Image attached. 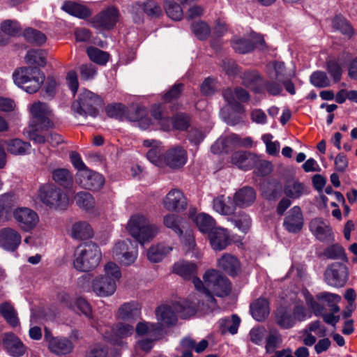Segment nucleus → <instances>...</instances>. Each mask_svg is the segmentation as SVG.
Returning a JSON list of instances; mask_svg holds the SVG:
<instances>
[{
	"mask_svg": "<svg viewBox=\"0 0 357 357\" xmlns=\"http://www.w3.org/2000/svg\"><path fill=\"white\" fill-rule=\"evenodd\" d=\"M93 291L99 296H109L116 290V284L102 275L96 277L92 282Z\"/></svg>",
	"mask_w": 357,
	"mask_h": 357,
	"instance_id": "obj_23",
	"label": "nucleus"
},
{
	"mask_svg": "<svg viewBox=\"0 0 357 357\" xmlns=\"http://www.w3.org/2000/svg\"><path fill=\"white\" fill-rule=\"evenodd\" d=\"M197 270L198 267L195 263L181 259L173 264L172 272L185 280H190L195 275L197 274Z\"/></svg>",
	"mask_w": 357,
	"mask_h": 357,
	"instance_id": "obj_24",
	"label": "nucleus"
},
{
	"mask_svg": "<svg viewBox=\"0 0 357 357\" xmlns=\"http://www.w3.org/2000/svg\"><path fill=\"white\" fill-rule=\"evenodd\" d=\"M13 77L15 84L29 93L38 91L45 80L43 73L36 67H23L17 69L14 72Z\"/></svg>",
	"mask_w": 357,
	"mask_h": 357,
	"instance_id": "obj_3",
	"label": "nucleus"
},
{
	"mask_svg": "<svg viewBox=\"0 0 357 357\" xmlns=\"http://www.w3.org/2000/svg\"><path fill=\"white\" fill-rule=\"evenodd\" d=\"M310 230L317 240L321 242L334 241V236L331 226L325 224L321 218L315 219L310 223Z\"/></svg>",
	"mask_w": 357,
	"mask_h": 357,
	"instance_id": "obj_19",
	"label": "nucleus"
},
{
	"mask_svg": "<svg viewBox=\"0 0 357 357\" xmlns=\"http://www.w3.org/2000/svg\"><path fill=\"white\" fill-rule=\"evenodd\" d=\"M28 109L33 119V127H36V130H47L54 127L52 112L46 103L35 102Z\"/></svg>",
	"mask_w": 357,
	"mask_h": 357,
	"instance_id": "obj_7",
	"label": "nucleus"
},
{
	"mask_svg": "<svg viewBox=\"0 0 357 357\" xmlns=\"http://www.w3.org/2000/svg\"><path fill=\"white\" fill-rule=\"evenodd\" d=\"M275 320L277 325L282 329L291 328L296 324L291 310L285 306H280L277 309Z\"/></svg>",
	"mask_w": 357,
	"mask_h": 357,
	"instance_id": "obj_30",
	"label": "nucleus"
},
{
	"mask_svg": "<svg viewBox=\"0 0 357 357\" xmlns=\"http://www.w3.org/2000/svg\"><path fill=\"white\" fill-rule=\"evenodd\" d=\"M231 215V216L228 220L241 232L245 234H247L250 230L252 222L250 215L243 211H240L237 213L234 212Z\"/></svg>",
	"mask_w": 357,
	"mask_h": 357,
	"instance_id": "obj_39",
	"label": "nucleus"
},
{
	"mask_svg": "<svg viewBox=\"0 0 357 357\" xmlns=\"http://www.w3.org/2000/svg\"><path fill=\"white\" fill-rule=\"evenodd\" d=\"M240 324V317L237 314H234L231 317H225L219 319V331L221 334H225L228 332L231 335H234L237 333Z\"/></svg>",
	"mask_w": 357,
	"mask_h": 357,
	"instance_id": "obj_36",
	"label": "nucleus"
},
{
	"mask_svg": "<svg viewBox=\"0 0 357 357\" xmlns=\"http://www.w3.org/2000/svg\"><path fill=\"white\" fill-rule=\"evenodd\" d=\"M75 181L82 188L93 190L100 189L105 183L102 175L88 168L77 172Z\"/></svg>",
	"mask_w": 357,
	"mask_h": 357,
	"instance_id": "obj_10",
	"label": "nucleus"
},
{
	"mask_svg": "<svg viewBox=\"0 0 357 357\" xmlns=\"http://www.w3.org/2000/svg\"><path fill=\"white\" fill-rule=\"evenodd\" d=\"M261 75L255 70L245 71L242 76L243 84L246 87L251 86L259 81H262Z\"/></svg>",
	"mask_w": 357,
	"mask_h": 357,
	"instance_id": "obj_64",
	"label": "nucleus"
},
{
	"mask_svg": "<svg viewBox=\"0 0 357 357\" xmlns=\"http://www.w3.org/2000/svg\"><path fill=\"white\" fill-rule=\"evenodd\" d=\"M282 190L285 196L292 199H299L310 192L307 186L298 181L286 182Z\"/></svg>",
	"mask_w": 357,
	"mask_h": 357,
	"instance_id": "obj_33",
	"label": "nucleus"
},
{
	"mask_svg": "<svg viewBox=\"0 0 357 357\" xmlns=\"http://www.w3.org/2000/svg\"><path fill=\"white\" fill-rule=\"evenodd\" d=\"M21 33V27L15 20H7L1 25L0 45L6 44L10 37L19 36Z\"/></svg>",
	"mask_w": 357,
	"mask_h": 357,
	"instance_id": "obj_27",
	"label": "nucleus"
},
{
	"mask_svg": "<svg viewBox=\"0 0 357 357\" xmlns=\"http://www.w3.org/2000/svg\"><path fill=\"white\" fill-rule=\"evenodd\" d=\"M281 81L275 78V79H262L259 85L255 88V92L261 93L267 92L269 95L277 96L282 91Z\"/></svg>",
	"mask_w": 357,
	"mask_h": 357,
	"instance_id": "obj_34",
	"label": "nucleus"
},
{
	"mask_svg": "<svg viewBox=\"0 0 357 357\" xmlns=\"http://www.w3.org/2000/svg\"><path fill=\"white\" fill-rule=\"evenodd\" d=\"M62 10L68 14L80 19H85L91 14L90 10L85 6L74 1H66L61 7Z\"/></svg>",
	"mask_w": 357,
	"mask_h": 357,
	"instance_id": "obj_38",
	"label": "nucleus"
},
{
	"mask_svg": "<svg viewBox=\"0 0 357 357\" xmlns=\"http://www.w3.org/2000/svg\"><path fill=\"white\" fill-rule=\"evenodd\" d=\"M3 144L6 146L7 151L15 155L29 154L31 148L30 143L18 138L5 140Z\"/></svg>",
	"mask_w": 357,
	"mask_h": 357,
	"instance_id": "obj_31",
	"label": "nucleus"
},
{
	"mask_svg": "<svg viewBox=\"0 0 357 357\" xmlns=\"http://www.w3.org/2000/svg\"><path fill=\"white\" fill-rule=\"evenodd\" d=\"M93 232L90 225L86 222L75 223L72 227L71 236L73 238L84 240L93 236Z\"/></svg>",
	"mask_w": 357,
	"mask_h": 357,
	"instance_id": "obj_41",
	"label": "nucleus"
},
{
	"mask_svg": "<svg viewBox=\"0 0 357 357\" xmlns=\"http://www.w3.org/2000/svg\"><path fill=\"white\" fill-rule=\"evenodd\" d=\"M165 10L167 15L172 20L178 21L182 19L183 13L178 3L173 1H167L165 3Z\"/></svg>",
	"mask_w": 357,
	"mask_h": 357,
	"instance_id": "obj_54",
	"label": "nucleus"
},
{
	"mask_svg": "<svg viewBox=\"0 0 357 357\" xmlns=\"http://www.w3.org/2000/svg\"><path fill=\"white\" fill-rule=\"evenodd\" d=\"M101 98L94 93L82 89L77 102H73L72 109L73 112L80 116H91L95 117L98 115V107L102 105Z\"/></svg>",
	"mask_w": 357,
	"mask_h": 357,
	"instance_id": "obj_5",
	"label": "nucleus"
},
{
	"mask_svg": "<svg viewBox=\"0 0 357 357\" xmlns=\"http://www.w3.org/2000/svg\"><path fill=\"white\" fill-rule=\"evenodd\" d=\"M2 343L3 348L13 356H21L26 351L22 341L13 333L3 334Z\"/></svg>",
	"mask_w": 357,
	"mask_h": 357,
	"instance_id": "obj_21",
	"label": "nucleus"
},
{
	"mask_svg": "<svg viewBox=\"0 0 357 357\" xmlns=\"http://www.w3.org/2000/svg\"><path fill=\"white\" fill-rule=\"evenodd\" d=\"M101 275L107 279L112 280L116 284L121 277V272L115 263L109 261L105 265L104 274Z\"/></svg>",
	"mask_w": 357,
	"mask_h": 357,
	"instance_id": "obj_56",
	"label": "nucleus"
},
{
	"mask_svg": "<svg viewBox=\"0 0 357 357\" xmlns=\"http://www.w3.org/2000/svg\"><path fill=\"white\" fill-rule=\"evenodd\" d=\"M187 152L180 146L170 148L162 155V161L172 169L182 168L187 162Z\"/></svg>",
	"mask_w": 357,
	"mask_h": 357,
	"instance_id": "obj_11",
	"label": "nucleus"
},
{
	"mask_svg": "<svg viewBox=\"0 0 357 357\" xmlns=\"http://www.w3.org/2000/svg\"><path fill=\"white\" fill-rule=\"evenodd\" d=\"M163 206L169 211L182 212L187 208L186 197L178 189L171 190L163 199Z\"/></svg>",
	"mask_w": 357,
	"mask_h": 357,
	"instance_id": "obj_16",
	"label": "nucleus"
},
{
	"mask_svg": "<svg viewBox=\"0 0 357 357\" xmlns=\"http://www.w3.org/2000/svg\"><path fill=\"white\" fill-rule=\"evenodd\" d=\"M132 324L120 321L114 327H109L102 331L103 337L108 342L119 344L121 339L132 334Z\"/></svg>",
	"mask_w": 357,
	"mask_h": 357,
	"instance_id": "obj_13",
	"label": "nucleus"
},
{
	"mask_svg": "<svg viewBox=\"0 0 357 357\" xmlns=\"http://www.w3.org/2000/svg\"><path fill=\"white\" fill-rule=\"evenodd\" d=\"M310 83L317 88H325L331 86V82L325 72L317 70L310 77Z\"/></svg>",
	"mask_w": 357,
	"mask_h": 357,
	"instance_id": "obj_58",
	"label": "nucleus"
},
{
	"mask_svg": "<svg viewBox=\"0 0 357 357\" xmlns=\"http://www.w3.org/2000/svg\"><path fill=\"white\" fill-rule=\"evenodd\" d=\"M304 218L300 206H294L287 213L283 227L289 233L298 234L303 227Z\"/></svg>",
	"mask_w": 357,
	"mask_h": 357,
	"instance_id": "obj_17",
	"label": "nucleus"
},
{
	"mask_svg": "<svg viewBox=\"0 0 357 357\" xmlns=\"http://www.w3.org/2000/svg\"><path fill=\"white\" fill-rule=\"evenodd\" d=\"M218 266L231 277L236 276L240 271L238 259L229 254H225L218 260Z\"/></svg>",
	"mask_w": 357,
	"mask_h": 357,
	"instance_id": "obj_32",
	"label": "nucleus"
},
{
	"mask_svg": "<svg viewBox=\"0 0 357 357\" xmlns=\"http://www.w3.org/2000/svg\"><path fill=\"white\" fill-rule=\"evenodd\" d=\"M195 222L199 230L202 233H208L214 229L215 220L208 214L199 213L195 218Z\"/></svg>",
	"mask_w": 357,
	"mask_h": 357,
	"instance_id": "obj_45",
	"label": "nucleus"
},
{
	"mask_svg": "<svg viewBox=\"0 0 357 357\" xmlns=\"http://www.w3.org/2000/svg\"><path fill=\"white\" fill-rule=\"evenodd\" d=\"M325 281L329 286L335 288L343 287L349 278L347 266L340 262L329 265L324 273Z\"/></svg>",
	"mask_w": 357,
	"mask_h": 357,
	"instance_id": "obj_8",
	"label": "nucleus"
},
{
	"mask_svg": "<svg viewBox=\"0 0 357 357\" xmlns=\"http://www.w3.org/2000/svg\"><path fill=\"white\" fill-rule=\"evenodd\" d=\"M118 19V10L114 6H110L96 15L91 23L95 28L110 29L115 26Z\"/></svg>",
	"mask_w": 357,
	"mask_h": 357,
	"instance_id": "obj_15",
	"label": "nucleus"
},
{
	"mask_svg": "<svg viewBox=\"0 0 357 357\" xmlns=\"http://www.w3.org/2000/svg\"><path fill=\"white\" fill-rule=\"evenodd\" d=\"M105 112L107 115L111 118L122 121L128 119V109L121 103L109 104L105 108Z\"/></svg>",
	"mask_w": 357,
	"mask_h": 357,
	"instance_id": "obj_44",
	"label": "nucleus"
},
{
	"mask_svg": "<svg viewBox=\"0 0 357 357\" xmlns=\"http://www.w3.org/2000/svg\"><path fill=\"white\" fill-rule=\"evenodd\" d=\"M252 317L257 321H264L270 313L269 302L265 298H259L250 304Z\"/></svg>",
	"mask_w": 357,
	"mask_h": 357,
	"instance_id": "obj_29",
	"label": "nucleus"
},
{
	"mask_svg": "<svg viewBox=\"0 0 357 357\" xmlns=\"http://www.w3.org/2000/svg\"><path fill=\"white\" fill-rule=\"evenodd\" d=\"M332 24L333 28L335 31H338L349 39L351 38L355 33L354 29L351 24L341 14L336 15L333 17Z\"/></svg>",
	"mask_w": 357,
	"mask_h": 357,
	"instance_id": "obj_37",
	"label": "nucleus"
},
{
	"mask_svg": "<svg viewBox=\"0 0 357 357\" xmlns=\"http://www.w3.org/2000/svg\"><path fill=\"white\" fill-rule=\"evenodd\" d=\"M172 250V248L171 247L162 243H158L149 248L147 250L146 256L150 261L158 263L161 261Z\"/></svg>",
	"mask_w": 357,
	"mask_h": 357,
	"instance_id": "obj_40",
	"label": "nucleus"
},
{
	"mask_svg": "<svg viewBox=\"0 0 357 357\" xmlns=\"http://www.w3.org/2000/svg\"><path fill=\"white\" fill-rule=\"evenodd\" d=\"M326 70L334 83L339 82L342 79V68L335 60H329L326 62Z\"/></svg>",
	"mask_w": 357,
	"mask_h": 357,
	"instance_id": "obj_62",
	"label": "nucleus"
},
{
	"mask_svg": "<svg viewBox=\"0 0 357 357\" xmlns=\"http://www.w3.org/2000/svg\"><path fill=\"white\" fill-rule=\"evenodd\" d=\"M204 282L210 288L213 294L218 297L223 298L230 294L231 284L229 280L215 269L206 271L203 276Z\"/></svg>",
	"mask_w": 357,
	"mask_h": 357,
	"instance_id": "obj_6",
	"label": "nucleus"
},
{
	"mask_svg": "<svg viewBox=\"0 0 357 357\" xmlns=\"http://www.w3.org/2000/svg\"><path fill=\"white\" fill-rule=\"evenodd\" d=\"M135 4L139 5L143 12L146 13L149 17L152 18L159 17L162 15V9L159 4L152 1H148L142 4L139 5V3Z\"/></svg>",
	"mask_w": 357,
	"mask_h": 357,
	"instance_id": "obj_60",
	"label": "nucleus"
},
{
	"mask_svg": "<svg viewBox=\"0 0 357 357\" xmlns=\"http://www.w3.org/2000/svg\"><path fill=\"white\" fill-rule=\"evenodd\" d=\"M162 331V326L159 324L140 321L135 326V333L139 335H144L149 333H160Z\"/></svg>",
	"mask_w": 357,
	"mask_h": 357,
	"instance_id": "obj_51",
	"label": "nucleus"
},
{
	"mask_svg": "<svg viewBox=\"0 0 357 357\" xmlns=\"http://www.w3.org/2000/svg\"><path fill=\"white\" fill-rule=\"evenodd\" d=\"M132 246L130 241H123L116 243L113 250L114 259L124 266L132 264L134 258L132 251H129Z\"/></svg>",
	"mask_w": 357,
	"mask_h": 357,
	"instance_id": "obj_22",
	"label": "nucleus"
},
{
	"mask_svg": "<svg viewBox=\"0 0 357 357\" xmlns=\"http://www.w3.org/2000/svg\"><path fill=\"white\" fill-rule=\"evenodd\" d=\"M75 200L77 206L85 210L90 211L95 206V200L92 195L86 192H78L75 197Z\"/></svg>",
	"mask_w": 357,
	"mask_h": 357,
	"instance_id": "obj_52",
	"label": "nucleus"
},
{
	"mask_svg": "<svg viewBox=\"0 0 357 357\" xmlns=\"http://www.w3.org/2000/svg\"><path fill=\"white\" fill-rule=\"evenodd\" d=\"M158 232L156 225L149 224L148 219L139 213H135V242L142 245L151 241Z\"/></svg>",
	"mask_w": 357,
	"mask_h": 357,
	"instance_id": "obj_9",
	"label": "nucleus"
},
{
	"mask_svg": "<svg viewBox=\"0 0 357 357\" xmlns=\"http://www.w3.org/2000/svg\"><path fill=\"white\" fill-rule=\"evenodd\" d=\"M101 258V251L96 243H82L75 251L73 266L79 271H89L98 266Z\"/></svg>",
	"mask_w": 357,
	"mask_h": 357,
	"instance_id": "obj_2",
	"label": "nucleus"
},
{
	"mask_svg": "<svg viewBox=\"0 0 357 357\" xmlns=\"http://www.w3.org/2000/svg\"><path fill=\"white\" fill-rule=\"evenodd\" d=\"M261 197L268 202H275L282 194V185L273 178H266L259 183Z\"/></svg>",
	"mask_w": 357,
	"mask_h": 357,
	"instance_id": "obj_14",
	"label": "nucleus"
},
{
	"mask_svg": "<svg viewBox=\"0 0 357 357\" xmlns=\"http://www.w3.org/2000/svg\"><path fill=\"white\" fill-rule=\"evenodd\" d=\"M163 223L165 227L170 228L178 236L183 234V230L180 227V218L175 214H167L163 218Z\"/></svg>",
	"mask_w": 357,
	"mask_h": 357,
	"instance_id": "obj_61",
	"label": "nucleus"
},
{
	"mask_svg": "<svg viewBox=\"0 0 357 357\" xmlns=\"http://www.w3.org/2000/svg\"><path fill=\"white\" fill-rule=\"evenodd\" d=\"M158 320L162 325L172 326L177 323L178 319L172 307L167 305L158 307L155 310Z\"/></svg>",
	"mask_w": 357,
	"mask_h": 357,
	"instance_id": "obj_35",
	"label": "nucleus"
},
{
	"mask_svg": "<svg viewBox=\"0 0 357 357\" xmlns=\"http://www.w3.org/2000/svg\"><path fill=\"white\" fill-rule=\"evenodd\" d=\"M53 179L61 185L68 184L72 181V175L65 169H58L52 173Z\"/></svg>",
	"mask_w": 357,
	"mask_h": 357,
	"instance_id": "obj_63",
	"label": "nucleus"
},
{
	"mask_svg": "<svg viewBox=\"0 0 357 357\" xmlns=\"http://www.w3.org/2000/svg\"><path fill=\"white\" fill-rule=\"evenodd\" d=\"M118 319L120 321L133 323L134 320V305L127 303L121 306L118 311Z\"/></svg>",
	"mask_w": 357,
	"mask_h": 357,
	"instance_id": "obj_57",
	"label": "nucleus"
},
{
	"mask_svg": "<svg viewBox=\"0 0 357 357\" xmlns=\"http://www.w3.org/2000/svg\"><path fill=\"white\" fill-rule=\"evenodd\" d=\"M316 298L319 301L327 303L331 311L330 313L333 314L340 312V308L337 303L340 302L341 297L338 294L324 291L317 294Z\"/></svg>",
	"mask_w": 357,
	"mask_h": 357,
	"instance_id": "obj_42",
	"label": "nucleus"
},
{
	"mask_svg": "<svg viewBox=\"0 0 357 357\" xmlns=\"http://www.w3.org/2000/svg\"><path fill=\"white\" fill-rule=\"evenodd\" d=\"M190 116L183 112L176 113L172 119L173 128L181 131L187 130L190 126Z\"/></svg>",
	"mask_w": 357,
	"mask_h": 357,
	"instance_id": "obj_49",
	"label": "nucleus"
},
{
	"mask_svg": "<svg viewBox=\"0 0 357 357\" xmlns=\"http://www.w3.org/2000/svg\"><path fill=\"white\" fill-rule=\"evenodd\" d=\"M38 196L42 203L50 209L62 211L69 205V199L64 191L52 183L43 185Z\"/></svg>",
	"mask_w": 357,
	"mask_h": 357,
	"instance_id": "obj_4",
	"label": "nucleus"
},
{
	"mask_svg": "<svg viewBox=\"0 0 357 357\" xmlns=\"http://www.w3.org/2000/svg\"><path fill=\"white\" fill-rule=\"evenodd\" d=\"M151 116L160 124L161 129L164 131H168L170 129V118L165 116L163 109L160 104H154L151 109Z\"/></svg>",
	"mask_w": 357,
	"mask_h": 357,
	"instance_id": "obj_43",
	"label": "nucleus"
},
{
	"mask_svg": "<svg viewBox=\"0 0 357 357\" xmlns=\"http://www.w3.org/2000/svg\"><path fill=\"white\" fill-rule=\"evenodd\" d=\"M0 313L13 327L17 326L19 324L17 312L10 304L8 303L1 304L0 305Z\"/></svg>",
	"mask_w": 357,
	"mask_h": 357,
	"instance_id": "obj_47",
	"label": "nucleus"
},
{
	"mask_svg": "<svg viewBox=\"0 0 357 357\" xmlns=\"http://www.w3.org/2000/svg\"><path fill=\"white\" fill-rule=\"evenodd\" d=\"M257 43L261 45L265 44V40L261 35L258 36L256 43L250 38H240L232 40L231 45L236 52L245 54L253 52L257 47Z\"/></svg>",
	"mask_w": 357,
	"mask_h": 357,
	"instance_id": "obj_25",
	"label": "nucleus"
},
{
	"mask_svg": "<svg viewBox=\"0 0 357 357\" xmlns=\"http://www.w3.org/2000/svg\"><path fill=\"white\" fill-rule=\"evenodd\" d=\"M18 198L12 193L0 196V222H6L10 217L12 208L17 204Z\"/></svg>",
	"mask_w": 357,
	"mask_h": 357,
	"instance_id": "obj_28",
	"label": "nucleus"
},
{
	"mask_svg": "<svg viewBox=\"0 0 357 357\" xmlns=\"http://www.w3.org/2000/svg\"><path fill=\"white\" fill-rule=\"evenodd\" d=\"M13 217L19 227L24 231L33 229L39 222L36 212L26 207L15 208L13 211Z\"/></svg>",
	"mask_w": 357,
	"mask_h": 357,
	"instance_id": "obj_12",
	"label": "nucleus"
},
{
	"mask_svg": "<svg viewBox=\"0 0 357 357\" xmlns=\"http://www.w3.org/2000/svg\"><path fill=\"white\" fill-rule=\"evenodd\" d=\"M257 197L255 189L250 186H244L234 194V198L227 197V200L213 199V208L219 213L225 215L232 214L236 206L248 207L252 205Z\"/></svg>",
	"mask_w": 357,
	"mask_h": 357,
	"instance_id": "obj_1",
	"label": "nucleus"
},
{
	"mask_svg": "<svg viewBox=\"0 0 357 357\" xmlns=\"http://www.w3.org/2000/svg\"><path fill=\"white\" fill-rule=\"evenodd\" d=\"M89 59L100 65H105L109 60V54L98 48L91 47L86 50Z\"/></svg>",
	"mask_w": 357,
	"mask_h": 357,
	"instance_id": "obj_55",
	"label": "nucleus"
},
{
	"mask_svg": "<svg viewBox=\"0 0 357 357\" xmlns=\"http://www.w3.org/2000/svg\"><path fill=\"white\" fill-rule=\"evenodd\" d=\"M24 36L26 40L37 45L44 44L47 38L44 33L40 31L29 28L26 29L24 33Z\"/></svg>",
	"mask_w": 357,
	"mask_h": 357,
	"instance_id": "obj_59",
	"label": "nucleus"
},
{
	"mask_svg": "<svg viewBox=\"0 0 357 357\" xmlns=\"http://www.w3.org/2000/svg\"><path fill=\"white\" fill-rule=\"evenodd\" d=\"M191 29L199 40H206L211 33V28L208 24L202 20L192 22Z\"/></svg>",
	"mask_w": 357,
	"mask_h": 357,
	"instance_id": "obj_48",
	"label": "nucleus"
},
{
	"mask_svg": "<svg viewBox=\"0 0 357 357\" xmlns=\"http://www.w3.org/2000/svg\"><path fill=\"white\" fill-rule=\"evenodd\" d=\"M47 53L43 50H30L25 56L26 63L30 65L45 66Z\"/></svg>",
	"mask_w": 357,
	"mask_h": 357,
	"instance_id": "obj_50",
	"label": "nucleus"
},
{
	"mask_svg": "<svg viewBox=\"0 0 357 357\" xmlns=\"http://www.w3.org/2000/svg\"><path fill=\"white\" fill-rule=\"evenodd\" d=\"M208 238L211 246L215 251L223 250L231 243L227 230L222 228H214L209 232Z\"/></svg>",
	"mask_w": 357,
	"mask_h": 357,
	"instance_id": "obj_20",
	"label": "nucleus"
},
{
	"mask_svg": "<svg viewBox=\"0 0 357 357\" xmlns=\"http://www.w3.org/2000/svg\"><path fill=\"white\" fill-rule=\"evenodd\" d=\"M324 255L328 259H342L344 261H348L347 257L344 248L339 244H333L328 246L324 251Z\"/></svg>",
	"mask_w": 357,
	"mask_h": 357,
	"instance_id": "obj_53",
	"label": "nucleus"
},
{
	"mask_svg": "<svg viewBox=\"0 0 357 357\" xmlns=\"http://www.w3.org/2000/svg\"><path fill=\"white\" fill-rule=\"evenodd\" d=\"M184 84L181 82H176L162 96V100L166 103L176 101L180 98L184 91Z\"/></svg>",
	"mask_w": 357,
	"mask_h": 357,
	"instance_id": "obj_46",
	"label": "nucleus"
},
{
	"mask_svg": "<svg viewBox=\"0 0 357 357\" xmlns=\"http://www.w3.org/2000/svg\"><path fill=\"white\" fill-rule=\"evenodd\" d=\"M22 238L18 231L10 227L0 230V247L7 251H15L20 245Z\"/></svg>",
	"mask_w": 357,
	"mask_h": 357,
	"instance_id": "obj_18",
	"label": "nucleus"
},
{
	"mask_svg": "<svg viewBox=\"0 0 357 357\" xmlns=\"http://www.w3.org/2000/svg\"><path fill=\"white\" fill-rule=\"evenodd\" d=\"M50 351L58 356L70 354L73 349L72 342L64 337H55L47 344Z\"/></svg>",
	"mask_w": 357,
	"mask_h": 357,
	"instance_id": "obj_26",
	"label": "nucleus"
}]
</instances>
